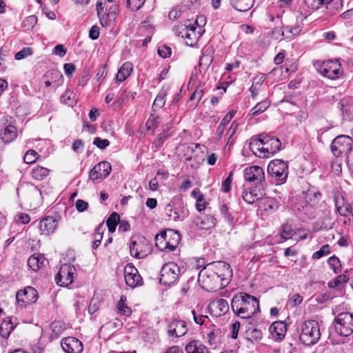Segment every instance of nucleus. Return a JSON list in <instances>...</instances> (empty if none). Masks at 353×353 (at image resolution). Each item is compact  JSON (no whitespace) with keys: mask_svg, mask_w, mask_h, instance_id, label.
Wrapping results in <instances>:
<instances>
[{"mask_svg":"<svg viewBox=\"0 0 353 353\" xmlns=\"http://www.w3.org/2000/svg\"><path fill=\"white\" fill-rule=\"evenodd\" d=\"M232 276L230 264L225 261L209 263L199 273L198 282L208 292H215L225 287Z\"/></svg>","mask_w":353,"mask_h":353,"instance_id":"f257e3e1","label":"nucleus"},{"mask_svg":"<svg viewBox=\"0 0 353 353\" xmlns=\"http://www.w3.org/2000/svg\"><path fill=\"white\" fill-rule=\"evenodd\" d=\"M231 307L239 317L250 319L259 311V303L255 296L242 292L234 296Z\"/></svg>","mask_w":353,"mask_h":353,"instance_id":"f03ea898","label":"nucleus"},{"mask_svg":"<svg viewBox=\"0 0 353 353\" xmlns=\"http://www.w3.org/2000/svg\"><path fill=\"white\" fill-rule=\"evenodd\" d=\"M321 337L320 327L314 320L305 321L302 325L300 341L305 345L316 344Z\"/></svg>","mask_w":353,"mask_h":353,"instance_id":"7ed1b4c3","label":"nucleus"},{"mask_svg":"<svg viewBox=\"0 0 353 353\" xmlns=\"http://www.w3.org/2000/svg\"><path fill=\"white\" fill-rule=\"evenodd\" d=\"M243 177L246 182L256 187L259 190H264L266 186L265 172L260 166L251 165L247 167L244 170Z\"/></svg>","mask_w":353,"mask_h":353,"instance_id":"20e7f679","label":"nucleus"},{"mask_svg":"<svg viewBox=\"0 0 353 353\" xmlns=\"http://www.w3.org/2000/svg\"><path fill=\"white\" fill-rule=\"evenodd\" d=\"M315 66L320 74L330 79H338L343 74L341 63L337 59L318 61Z\"/></svg>","mask_w":353,"mask_h":353,"instance_id":"39448f33","label":"nucleus"},{"mask_svg":"<svg viewBox=\"0 0 353 353\" xmlns=\"http://www.w3.org/2000/svg\"><path fill=\"white\" fill-rule=\"evenodd\" d=\"M334 327L339 335L348 336L353 333V314L350 312L339 314L334 319Z\"/></svg>","mask_w":353,"mask_h":353,"instance_id":"423d86ee","label":"nucleus"},{"mask_svg":"<svg viewBox=\"0 0 353 353\" xmlns=\"http://www.w3.org/2000/svg\"><path fill=\"white\" fill-rule=\"evenodd\" d=\"M268 172L274 179L277 184H281L285 183L287 179L288 166L283 160L274 159L268 164Z\"/></svg>","mask_w":353,"mask_h":353,"instance_id":"0eeeda50","label":"nucleus"},{"mask_svg":"<svg viewBox=\"0 0 353 353\" xmlns=\"http://www.w3.org/2000/svg\"><path fill=\"white\" fill-rule=\"evenodd\" d=\"M17 194L25 203L30 204V206L39 201L41 197L40 190L32 183L22 185L18 188Z\"/></svg>","mask_w":353,"mask_h":353,"instance_id":"6e6552de","label":"nucleus"},{"mask_svg":"<svg viewBox=\"0 0 353 353\" xmlns=\"http://www.w3.org/2000/svg\"><path fill=\"white\" fill-rule=\"evenodd\" d=\"M152 251V247L148 241L141 236L132 237L130 245V252L132 256L143 259Z\"/></svg>","mask_w":353,"mask_h":353,"instance_id":"1a4fd4ad","label":"nucleus"},{"mask_svg":"<svg viewBox=\"0 0 353 353\" xmlns=\"http://www.w3.org/2000/svg\"><path fill=\"white\" fill-rule=\"evenodd\" d=\"M352 139L346 135L336 137L331 143V150L335 157H341L348 154L351 150Z\"/></svg>","mask_w":353,"mask_h":353,"instance_id":"9d476101","label":"nucleus"},{"mask_svg":"<svg viewBox=\"0 0 353 353\" xmlns=\"http://www.w3.org/2000/svg\"><path fill=\"white\" fill-rule=\"evenodd\" d=\"M76 272V268L74 265L69 264L63 265L55 276V281L57 285L63 287L71 284L74 280V274Z\"/></svg>","mask_w":353,"mask_h":353,"instance_id":"9b49d317","label":"nucleus"},{"mask_svg":"<svg viewBox=\"0 0 353 353\" xmlns=\"http://www.w3.org/2000/svg\"><path fill=\"white\" fill-rule=\"evenodd\" d=\"M198 23V19L192 25H189L184 30L181 31L178 36L181 35V38L183 39L185 44L188 46H194L198 41V39L203 34V30L201 27L199 28V31L196 32L195 25Z\"/></svg>","mask_w":353,"mask_h":353,"instance_id":"f8f14e48","label":"nucleus"},{"mask_svg":"<svg viewBox=\"0 0 353 353\" xmlns=\"http://www.w3.org/2000/svg\"><path fill=\"white\" fill-rule=\"evenodd\" d=\"M176 264L168 261L163 265L161 271L160 283L165 285L174 284L176 280Z\"/></svg>","mask_w":353,"mask_h":353,"instance_id":"ddd939ff","label":"nucleus"},{"mask_svg":"<svg viewBox=\"0 0 353 353\" xmlns=\"http://www.w3.org/2000/svg\"><path fill=\"white\" fill-rule=\"evenodd\" d=\"M125 281L132 288L142 285V277L137 269L131 263H128L124 270Z\"/></svg>","mask_w":353,"mask_h":353,"instance_id":"4468645a","label":"nucleus"},{"mask_svg":"<svg viewBox=\"0 0 353 353\" xmlns=\"http://www.w3.org/2000/svg\"><path fill=\"white\" fill-rule=\"evenodd\" d=\"M261 141L264 145L263 150L265 154H267V157H269L270 155H274L281 150V142L275 137H271L264 133L261 134Z\"/></svg>","mask_w":353,"mask_h":353,"instance_id":"2eb2a0df","label":"nucleus"},{"mask_svg":"<svg viewBox=\"0 0 353 353\" xmlns=\"http://www.w3.org/2000/svg\"><path fill=\"white\" fill-rule=\"evenodd\" d=\"M37 299V291L30 286L25 288L23 290L18 291L16 294L17 303L18 304L21 303V306L35 303Z\"/></svg>","mask_w":353,"mask_h":353,"instance_id":"dca6fc26","label":"nucleus"},{"mask_svg":"<svg viewBox=\"0 0 353 353\" xmlns=\"http://www.w3.org/2000/svg\"><path fill=\"white\" fill-rule=\"evenodd\" d=\"M176 234V230H168L167 231L161 232L157 234L155 236L156 246L160 250H165L168 249L169 251H174L176 245L170 243L168 240V237H171L172 234Z\"/></svg>","mask_w":353,"mask_h":353,"instance_id":"f3484780","label":"nucleus"},{"mask_svg":"<svg viewBox=\"0 0 353 353\" xmlns=\"http://www.w3.org/2000/svg\"><path fill=\"white\" fill-rule=\"evenodd\" d=\"M112 170V167L108 161H103L97 165L90 171L89 176L91 180L95 181L107 177Z\"/></svg>","mask_w":353,"mask_h":353,"instance_id":"a211bd4d","label":"nucleus"},{"mask_svg":"<svg viewBox=\"0 0 353 353\" xmlns=\"http://www.w3.org/2000/svg\"><path fill=\"white\" fill-rule=\"evenodd\" d=\"M61 347L66 353H81L83 351L82 343L74 337H65L61 341Z\"/></svg>","mask_w":353,"mask_h":353,"instance_id":"6ab92c4d","label":"nucleus"},{"mask_svg":"<svg viewBox=\"0 0 353 353\" xmlns=\"http://www.w3.org/2000/svg\"><path fill=\"white\" fill-rule=\"evenodd\" d=\"M57 227V221L52 216H47L43 219L39 223V230L41 234L45 235H49L54 232Z\"/></svg>","mask_w":353,"mask_h":353,"instance_id":"aec40b11","label":"nucleus"},{"mask_svg":"<svg viewBox=\"0 0 353 353\" xmlns=\"http://www.w3.org/2000/svg\"><path fill=\"white\" fill-rule=\"evenodd\" d=\"M264 145L261 141V134H260L258 137H252L251 141L250 143V150L252 152V153L260 157V158H266L267 154L265 153V150H263Z\"/></svg>","mask_w":353,"mask_h":353,"instance_id":"412c9836","label":"nucleus"},{"mask_svg":"<svg viewBox=\"0 0 353 353\" xmlns=\"http://www.w3.org/2000/svg\"><path fill=\"white\" fill-rule=\"evenodd\" d=\"M209 307L216 316L225 314L229 310V305L226 300L216 299L210 302Z\"/></svg>","mask_w":353,"mask_h":353,"instance_id":"4be33fe9","label":"nucleus"},{"mask_svg":"<svg viewBox=\"0 0 353 353\" xmlns=\"http://www.w3.org/2000/svg\"><path fill=\"white\" fill-rule=\"evenodd\" d=\"M269 331L273 339H281L286 333L285 324L282 321H275L270 326Z\"/></svg>","mask_w":353,"mask_h":353,"instance_id":"5701e85b","label":"nucleus"},{"mask_svg":"<svg viewBox=\"0 0 353 353\" xmlns=\"http://www.w3.org/2000/svg\"><path fill=\"white\" fill-rule=\"evenodd\" d=\"M3 125L5 127L1 132V139L4 143H10L17 138V129L10 123L8 125L6 123H3Z\"/></svg>","mask_w":353,"mask_h":353,"instance_id":"b1692460","label":"nucleus"},{"mask_svg":"<svg viewBox=\"0 0 353 353\" xmlns=\"http://www.w3.org/2000/svg\"><path fill=\"white\" fill-rule=\"evenodd\" d=\"M243 187H245V185H243ZM259 190L258 188H256V187L244 188L241 194V197L247 203L252 204L259 199V194L257 192Z\"/></svg>","mask_w":353,"mask_h":353,"instance_id":"393cba45","label":"nucleus"},{"mask_svg":"<svg viewBox=\"0 0 353 353\" xmlns=\"http://www.w3.org/2000/svg\"><path fill=\"white\" fill-rule=\"evenodd\" d=\"M335 206L340 215L347 216L350 215V212L352 207L345 202L344 198L341 195L335 196Z\"/></svg>","mask_w":353,"mask_h":353,"instance_id":"a878e982","label":"nucleus"},{"mask_svg":"<svg viewBox=\"0 0 353 353\" xmlns=\"http://www.w3.org/2000/svg\"><path fill=\"white\" fill-rule=\"evenodd\" d=\"M194 223L201 230H208L216 224V219L211 215H206L203 217H197Z\"/></svg>","mask_w":353,"mask_h":353,"instance_id":"bb28decb","label":"nucleus"},{"mask_svg":"<svg viewBox=\"0 0 353 353\" xmlns=\"http://www.w3.org/2000/svg\"><path fill=\"white\" fill-rule=\"evenodd\" d=\"M187 353H209L208 348L199 341H192L185 347Z\"/></svg>","mask_w":353,"mask_h":353,"instance_id":"cd10ccee","label":"nucleus"},{"mask_svg":"<svg viewBox=\"0 0 353 353\" xmlns=\"http://www.w3.org/2000/svg\"><path fill=\"white\" fill-rule=\"evenodd\" d=\"M46 260L42 254H33L28 261L29 267L34 271L37 272L41 267L45 265Z\"/></svg>","mask_w":353,"mask_h":353,"instance_id":"c85d7f7f","label":"nucleus"},{"mask_svg":"<svg viewBox=\"0 0 353 353\" xmlns=\"http://www.w3.org/2000/svg\"><path fill=\"white\" fill-rule=\"evenodd\" d=\"M132 64L130 62H125L118 71L116 77V81L122 82L125 80L132 72Z\"/></svg>","mask_w":353,"mask_h":353,"instance_id":"c756f323","label":"nucleus"},{"mask_svg":"<svg viewBox=\"0 0 353 353\" xmlns=\"http://www.w3.org/2000/svg\"><path fill=\"white\" fill-rule=\"evenodd\" d=\"M254 0H230L232 6L240 12H246L254 5Z\"/></svg>","mask_w":353,"mask_h":353,"instance_id":"7c9ffc66","label":"nucleus"},{"mask_svg":"<svg viewBox=\"0 0 353 353\" xmlns=\"http://www.w3.org/2000/svg\"><path fill=\"white\" fill-rule=\"evenodd\" d=\"M15 327L16 323H14L11 318L8 320H3L0 326V335L4 339L8 338Z\"/></svg>","mask_w":353,"mask_h":353,"instance_id":"2f4dec72","label":"nucleus"},{"mask_svg":"<svg viewBox=\"0 0 353 353\" xmlns=\"http://www.w3.org/2000/svg\"><path fill=\"white\" fill-rule=\"evenodd\" d=\"M296 234L295 230L288 223L284 224L280 231L281 237L285 241L292 239Z\"/></svg>","mask_w":353,"mask_h":353,"instance_id":"473e14b6","label":"nucleus"},{"mask_svg":"<svg viewBox=\"0 0 353 353\" xmlns=\"http://www.w3.org/2000/svg\"><path fill=\"white\" fill-rule=\"evenodd\" d=\"M50 170L44 167L37 166L32 170V177L38 181L43 180L49 174Z\"/></svg>","mask_w":353,"mask_h":353,"instance_id":"72a5a7b5","label":"nucleus"},{"mask_svg":"<svg viewBox=\"0 0 353 353\" xmlns=\"http://www.w3.org/2000/svg\"><path fill=\"white\" fill-rule=\"evenodd\" d=\"M270 103L267 101H263L260 103H258L254 108H252L250 110L249 115L254 117L261 113H263L268 109Z\"/></svg>","mask_w":353,"mask_h":353,"instance_id":"f704fd0d","label":"nucleus"},{"mask_svg":"<svg viewBox=\"0 0 353 353\" xmlns=\"http://www.w3.org/2000/svg\"><path fill=\"white\" fill-rule=\"evenodd\" d=\"M200 147V145L194 143L185 144L182 145L183 151L184 152L183 157L185 160H190L192 158V154L195 150Z\"/></svg>","mask_w":353,"mask_h":353,"instance_id":"c9c22d12","label":"nucleus"},{"mask_svg":"<svg viewBox=\"0 0 353 353\" xmlns=\"http://www.w3.org/2000/svg\"><path fill=\"white\" fill-rule=\"evenodd\" d=\"M263 82V78L262 76H257L253 79L252 84L250 88V91L253 98H254L257 95L258 91L261 87Z\"/></svg>","mask_w":353,"mask_h":353,"instance_id":"e433bc0d","label":"nucleus"},{"mask_svg":"<svg viewBox=\"0 0 353 353\" xmlns=\"http://www.w3.org/2000/svg\"><path fill=\"white\" fill-rule=\"evenodd\" d=\"M119 219V215L116 212H112L110 214L106 221L109 232H114L115 231Z\"/></svg>","mask_w":353,"mask_h":353,"instance_id":"4c0bfd02","label":"nucleus"},{"mask_svg":"<svg viewBox=\"0 0 353 353\" xmlns=\"http://www.w3.org/2000/svg\"><path fill=\"white\" fill-rule=\"evenodd\" d=\"M332 0H305L306 5L315 10H318L323 6L327 7V4H329Z\"/></svg>","mask_w":353,"mask_h":353,"instance_id":"58836bf2","label":"nucleus"},{"mask_svg":"<svg viewBox=\"0 0 353 353\" xmlns=\"http://www.w3.org/2000/svg\"><path fill=\"white\" fill-rule=\"evenodd\" d=\"M125 301L126 297L125 296H121L117 305L118 310L119 312L121 313V314L125 316H129L131 314L132 310L129 307H128L125 304Z\"/></svg>","mask_w":353,"mask_h":353,"instance_id":"ea45409f","label":"nucleus"},{"mask_svg":"<svg viewBox=\"0 0 353 353\" xmlns=\"http://www.w3.org/2000/svg\"><path fill=\"white\" fill-rule=\"evenodd\" d=\"M159 123V118L158 117H154L153 114H151L145 123L147 130H151L152 134H153L154 130L157 128Z\"/></svg>","mask_w":353,"mask_h":353,"instance_id":"a19ab883","label":"nucleus"},{"mask_svg":"<svg viewBox=\"0 0 353 353\" xmlns=\"http://www.w3.org/2000/svg\"><path fill=\"white\" fill-rule=\"evenodd\" d=\"M204 92L205 89L203 85H199L191 94L190 99L191 101H196L195 105H196L203 96Z\"/></svg>","mask_w":353,"mask_h":353,"instance_id":"79ce46f5","label":"nucleus"},{"mask_svg":"<svg viewBox=\"0 0 353 353\" xmlns=\"http://www.w3.org/2000/svg\"><path fill=\"white\" fill-rule=\"evenodd\" d=\"M327 263L330 265V268L333 270L335 273L339 272L341 269V265L339 259L335 256H331L327 260Z\"/></svg>","mask_w":353,"mask_h":353,"instance_id":"37998d69","label":"nucleus"},{"mask_svg":"<svg viewBox=\"0 0 353 353\" xmlns=\"http://www.w3.org/2000/svg\"><path fill=\"white\" fill-rule=\"evenodd\" d=\"M100 298L98 295L94 294L88 306V312L90 314L95 313L99 308Z\"/></svg>","mask_w":353,"mask_h":353,"instance_id":"c03bdc74","label":"nucleus"},{"mask_svg":"<svg viewBox=\"0 0 353 353\" xmlns=\"http://www.w3.org/2000/svg\"><path fill=\"white\" fill-rule=\"evenodd\" d=\"M165 94L163 92H160L156 99H154V101L152 105V110L153 111H156L161 108H162L165 103V101L164 99Z\"/></svg>","mask_w":353,"mask_h":353,"instance_id":"a18cd8bd","label":"nucleus"},{"mask_svg":"<svg viewBox=\"0 0 353 353\" xmlns=\"http://www.w3.org/2000/svg\"><path fill=\"white\" fill-rule=\"evenodd\" d=\"M145 0H126V6L130 10L136 11L140 9Z\"/></svg>","mask_w":353,"mask_h":353,"instance_id":"49530a36","label":"nucleus"},{"mask_svg":"<svg viewBox=\"0 0 353 353\" xmlns=\"http://www.w3.org/2000/svg\"><path fill=\"white\" fill-rule=\"evenodd\" d=\"M299 210L303 214H305L308 218H312L314 212V207L312 204L307 203L305 205H301L298 208Z\"/></svg>","mask_w":353,"mask_h":353,"instance_id":"de8ad7c7","label":"nucleus"},{"mask_svg":"<svg viewBox=\"0 0 353 353\" xmlns=\"http://www.w3.org/2000/svg\"><path fill=\"white\" fill-rule=\"evenodd\" d=\"M330 245L326 244V245H323L320 248L319 250L315 252L313 254L312 257L314 259H319L323 257V256L327 255L328 254H330Z\"/></svg>","mask_w":353,"mask_h":353,"instance_id":"09e8293b","label":"nucleus"},{"mask_svg":"<svg viewBox=\"0 0 353 353\" xmlns=\"http://www.w3.org/2000/svg\"><path fill=\"white\" fill-rule=\"evenodd\" d=\"M37 159V152L33 150H29L26 152L23 160L26 163H33Z\"/></svg>","mask_w":353,"mask_h":353,"instance_id":"8fccbe9b","label":"nucleus"},{"mask_svg":"<svg viewBox=\"0 0 353 353\" xmlns=\"http://www.w3.org/2000/svg\"><path fill=\"white\" fill-rule=\"evenodd\" d=\"M233 173L231 172L227 179L221 183V190L224 192H228L231 190V183L232 181Z\"/></svg>","mask_w":353,"mask_h":353,"instance_id":"3c124183","label":"nucleus"},{"mask_svg":"<svg viewBox=\"0 0 353 353\" xmlns=\"http://www.w3.org/2000/svg\"><path fill=\"white\" fill-rule=\"evenodd\" d=\"M14 221L17 223L26 224L30 222V217L26 213H19L14 216Z\"/></svg>","mask_w":353,"mask_h":353,"instance_id":"603ef678","label":"nucleus"},{"mask_svg":"<svg viewBox=\"0 0 353 353\" xmlns=\"http://www.w3.org/2000/svg\"><path fill=\"white\" fill-rule=\"evenodd\" d=\"M285 30L280 28H274L272 31V37L276 40H282L285 39ZM285 38H289L288 36H286Z\"/></svg>","mask_w":353,"mask_h":353,"instance_id":"864d4df0","label":"nucleus"},{"mask_svg":"<svg viewBox=\"0 0 353 353\" xmlns=\"http://www.w3.org/2000/svg\"><path fill=\"white\" fill-rule=\"evenodd\" d=\"M93 144L99 149L103 150L110 145V141L106 139H101L99 137H96L94 139Z\"/></svg>","mask_w":353,"mask_h":353,"instance_id":"5fc2aeb1","label":"nucleus"},{"mask_svg":"<svg viewBox=\"0 0 353 353\" xmlns=\"http://www.w3.org/2000/svg\"><path fill=\"white\" fill-rule=\"evenodd\" d=\"M157 52L158 54L162 58H167L170 56L172 50L169 46H162L159 47Z\"/></svg>","mask_w":353,"mask_h":353,"instance_id":"6e6d98bb","label":"nucleus"},{"mask_svg":"<svg viewBox=\"0 0 353 353\" xmlns=\"http://www.w3.org/2000/svg\"><path fill=\"white\" fill-rule=\"evenodd\" d=\"M303 301V297L299 294H294L288 301V305L291 307H295L299 305Z\"/></svg>","mask_w":353,"mask_h":353,"instance_id":"4d7b16f0","label":"nucleus"},{"mask_svg":"<svg viewBox=\"0 0 353 353\" xmlns=\"http://www.w3.org/2000/svg\"><path fill=\"white\" fill-rule=\"evenodd\" d=\"M32 53L31 49L29 48H25L17 52L14 55V58L17 60H21L26 58L27 56L30 55Z\"/></svg>","mask_w":353,"mask_h":353,"instance_id":"13d9d810","label":"nucleus"},{"mask_svg":"<svg viewBox=\"0 0 353 353\" xmlns=\"http://www.w3.org/2000/svg\"><path fill=\"white\" fill-rule=\"evenodd\" d=\"M37 19L36 16L31 15L25 19L23 22V26L28 27V28H33L37 23Z\"/></svg>","mask_w":353,"mask_h":353,"instance_id":"bf43d9fd","label":"nucleus"},{"mask_svg":"<svg viewBox=\"0 0 353 353\" xmlns=\"http://www.w3.org/2000/svg\"><path fill=\"white\" fill-rule=\"evenodd\" d=\"M283 29L286 32L291 34L292 36L297 35L301 31V27L299 26H295L293 27L290 26H283Z\"/></svg>","mask_w":353,"mask_h":353,"instance_id":"052dcab7","label":"nucleus"},{"mask_svg":"<svg viewBox=\"0 0 353 353\" xmlns=\"http://www.w3.org/2000/svg\"><path fill=\"white\" fill-rule=\"evenodd\" d=\"M52 53L59 56L60 57H63L66 54V50L63 45L59 44L54 48Z\"/></svg>","mask_w":353,"mask_h":353,"instance_id":"680f3d73","label":"nucleus"},{"mask_svg":"<svg viewBox=\"0 0 353 353\" xmlns=\"http://www.w3.org/2000/svg\"><path fill=\"white\" fill-rule=\"evenodd\" d=\"M206 208V202L204 199V196H200L196 203V209L199 212L203 211Z\"/></svg>","mask_w":353,"mask_h":353,"instance_id":"e2e57ef3","label":"nucleus"},{"mask_svg":"<svg viewBox=\"0 0 353 353\" xmlns=\"http://www.w3.org/2000/svg\"><path fill=\"white\" fill-rule=\"evenodd\" d=\"M89 37L92 40H96L99 37V28L97 26H93L89 31Z\"/></svg>","mask_w":353,"mask_h":353,"instance_id":"0e129e2a","label":"nucleus"},{"mask_svg":"<svg viewBox=\"0 0 353 353\" xmlns=\"http://www.w3.org/2000/svg\"><path fill=\"white\" fill-rule=\"evenodd\" d=\"M88 207V203L83 200L78 199L76 201V208L79 212L85 211Z\"/></svg>","mask_w":353,"mask_h":353,"instance_id":"69168bd1","label":"nucleus"},{"mask_svg":"<svg viewBox=\"0 0 353 353\" xmlns=\"http://www.w3.org/2000/svg\"><path fill=\"white\" fill-rule=\"evenodd\" d=\"M103 225H99L95 230V232L93 235L94 240L98 241H101L103 237Z\"/></svg>","mask_w":353,"mask_h":353,"instance_id":"338daca9","label":"nucleus"},{"mask_svg":"<svg viewBox=\"0 0 353 353\" xmlns=\"http://www.w3.org/2000/svg\"><path fill=\"white\" fill-rule=\"evenodd\" d=\"M65 74L67 76L71 75L75 70V66L73 63H65L63 65Z\"/></svg>","mask_w":353,"mask_h":353,"instance_id":"774afa93","label":"nucleus"}]
</instances>
